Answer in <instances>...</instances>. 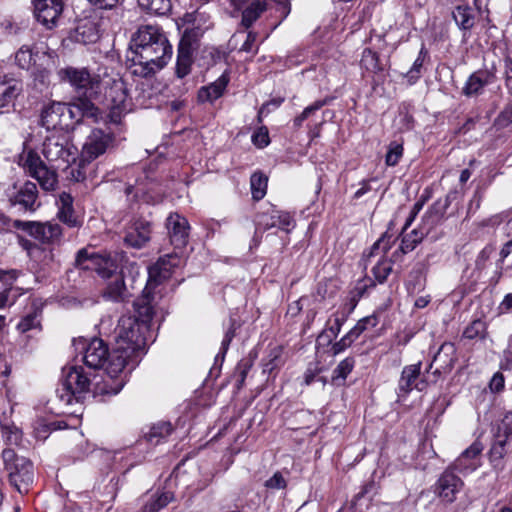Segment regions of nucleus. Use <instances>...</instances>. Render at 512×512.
I'll return each mask as SVG.
<instances>
[{
    "label": "nucleus",
    "instance_id": "f257e3e1",
    "mask_svg": "<svg viewBox=\"0 0 512 512\" xmlns=\"http://www.w3.org/2000/svg\"><path fill=\"white\" fill-rule=\"evenodd\" d=\"M133 73L147 77L167 65L172 57V46L163 30L154 25L138 28L131 39Z\"/></svg>",
    "mask_w": 512,
    "mask_h": 512
},
{
    "label": "nucleus",
    "instance_id": "f03ea898",
    "mask_svg": "<svg viewBox=\"0 0 512 512\" xmlns=\"http://www.w3.org/2000/svg\"><path fill=\"white\" fill-rule=\"evenodd\" d=\"M42 154L51 163L48 167L35 151H28L23 157V168L36 179L45 191H53L58 184L56 170L61 163L68 164L75 161L77 149L63 136L47 137L43 143Z\"/></svg>",
    "mask_w": 512,
    "mask_h": 512
},
{
    "label": "nucleus",
    "instance_id": "7ed1b4c3",
    "mask_svg": "<svg viewBox=\"0 0 512 512\" xmlns=\"http://www.w3.org/2000/svg\"><path fill=\"white\" fill-rule=\"evenodd\" d=\"M149 326L137 322L131 315H123L114 331L115 345L109 365V373L120 374L125 368L133 370L145 353Z\"/></svg>",
    "mask_w": 512,
    "mask_h": 512
},
{
    "label": "nucleus",
    "instance_id": "20e7f679",
    "mask_svg": "<svg viewBox=\"0 0 512 512\" xmlns=\"http://www.w3.org/2000/svg\"><path fill=\"white\" fill-rule=\"evenodd\" d=\"M83 361L87 368L101 369L106 363L110 365L112 352L109 353L107 344L100 338H92L87 344H83ZM109 380L104 381L103 386H97V393L116 395L124 386L122 379L113 381L118 374L109 373V366L106 368Z\"/></svg>",
    "mask_w": 512,
    "mask_h": 512
},
{
    "label": "nucleus",
    "instance_id": "39448f33",
    "mask_svg": "<svg viewBox=\"0 0 512 512\" xmlns=\"http://www.w3.org/2000/svg\"><path fill=\"white\" fill-rule=\"evenodd\" d=\"M91 378L81 366H71L63 369V379L56 389V399L68 406L75 400L82 401L84 394L89 391Z\"/></svg>",
    "mask_w": 512,
    "mask_h": 512
},
{
    "label": "nucleus",
    "instance_id": "423d86ee",
    "mask_svg": "<svg viewBox=\"0 0 512 512\" xmlns=\"http://www.w3.org/2000/svg\"><path fill=\"white\" fill-rule=\"evenodd\" d=\"M1 456L10 484L19 493L26 494L34 481L33 463L10 448L4 449Z\"/></svg>",
    "mask_w": 512,
    "mask_h": 512
},
{
    "label": "nucleus",
    "instance_id": "0eeeda50",
    "mask_svg": "<svg viewBox=\"0 0 512 512\" xmlns=\"http://www.w3.org/2000/svg\"><path fill=\"white\" fill-rule=\"evenodd\" d=\"M447 207V201L444 204L440 201L435 202L423 216L425 232L414 229L409 234L403 236L399 249L392 254V260H396L399 255L413 251L423 240L424 235L428 234L431 229L443 220Z\"/></svg>",
    "mask_w": 512,
    "mask_h": 512
},
{
    "label": "nucleus",
    "instance_id": "6e6552de",
    "mask_svg": "<svg viewBox=\"0 0 512 512\" xmlns=\"http://www.w3.org/2000/svg\"><path fill=\"white\" fill-rule=\"evenodd\" d=\"M204 29L199 26L186 28L177 49L175 75L183 79L190 74L194 63V53L198 49L199 40L203 36Z\"/></svg>",
    "mask_w": 512,
    "mask_h": 512
},
{
    "label": "nucleus",
    "instance_id": "1a4fd4ad",
    "mask_svg": "<svg viewBox=\"0 0 512 512\" xmlns=\"http://www.w3.org/2000/svg\"><path fill=\"white\" fill-rule=\"evenodd\" d=\"M58 75L74 88L79 98L91 101L99 93V76L92 75L86 68L66 67L60 69Z\"/></svg>",
    "mask_w": 512,
    "mask_h": 512
},
{
    "label": "nucleus",
    "instance_id": "9d476101",
    "mask_svg": "<svg viewBox=\"0 0 512 512\" xmlns=\"http://www.w3.org/2000/svg\"><path fill=\"white\" fill-rule=\"evenodd\" d=\"M116 130L112 127L94 128L82 147L83 161H92L114 147Z\"/></svg>",
    "mask_w": 512,
    "mask_h": 512
},
{
    "label": "nucleus",
    "instance_id": "9b49d317",
    "mask_svg": "<svg viewBox=\"0 0 512 512\" xmlns=\"http://www.w3.org/2000/svg\"><path fill=\"white\" fill-rule=\"evenodd\" d=\"M99 21L95 13L77 19L69 34L70 40L83 45L96 43L100 38Z\"/></svg>",
    "mask_w": 512,
    "mask_h": 512
},
{
    "label": "nucleus",
    "instance_id": "f8f14e48",
    "mask_svg": "<svg viewBox=\"0 0 512 512\" xmlns=\"http://www.w3.org/2000/svg\"><path fill=\"white\" fill-rule=\"evenodd\" d=\"M107 98L111 102L110 111L108 113L103 112L101 121L104 124L119 125L122 122L124 113L127 111V93L124 83L121 81L114 82L107 93Z\"/></svg>",
    "mask_w": 512,
    "mask_h": 512
},
{
    "label": "nucleus",
    "instance_id": "ddd939ff",
    "mask_svg": "<svg viewBox=\"0 0 512 512\" xmlns=\"http://www.w3.org/2000/svg\"><path fill=\"white\" fill-rule=\"evenodd\" d=\"M421 362L407 365L403 368L398 381V397H406L413 389L423 391L427 388L428 379L421 376Z\"/></svg>",
    "mask_w": 512,
    "mask_h": 512
},
{
    "label": "nucleus",
    "instance_id": "4468645a",
    "mask_svg": "<svg viewBox=\"0 0 512 512\" xmlns=\"http://www.w3.org/2000/svg\"><path fill=\"white\" fill-rule=\"evenodd\" d=\"M63 0H34V14L39 23L48 29L56 26L63 12Z\"/></svg>",
    "mask_w": 512,
    "mask_h": 512
},
{
    "label": "nucleus",
    "instance_id": "2eb2a0df",
    "mask_svg": "<svg viewBox=\"0 0 512 512\" xmlns=\"http://www.w3.org/2000/svg\"><path fill=\"white\" fill-rule=\"evenodd\" d=\"M496 80V68L493 65L491 68H482L473 72L466 80L462 94L466 97H474L483 93L484 88L493 84Z\"/></svg>",
    "mask_w": 512,
    "mask_h": 512
},
{
    "label": "nucleus",
    "instance_id": "dca6fc26",
    "mask_svg": "<svg viewBox=\"0 0 512 512\" xmlns=\"http://www.w3.org/2000/svg\"><path fill=\"white\" fill-rule=\"evenodd\" d=\"M23 229L45 244L59 243L62 238V228L57 223L24 222Z\"/></svg>",
    "mask_w": 512,
    "mask_h": 512
},
{
    "label": "nucleus",
    "instance_id": "f3484780",
    "mask_svg": "<svg viewBox=\"0 0 512 512\" xmlns=\"http://www.w3.org/2000/svg\"><path fill=\"white\" fill-rule=\"evenodd\" d=\"M463 485L462 479L454 473L452 468H448L437 480L435 492L444 502L452 503Z\"/></svg>",
    "mask_w": 512,
    "mask_h": 512
},
{
    "label": "nucleus",
    "instance_id": "a211bd4d",
    "mask_svg": "<svg viewBox=\"0 0 512 512\" xmlns=\"http://www.w3.org/2000/svg\"><path fill=\"white\" fill-rule=\"evenodd\" d=\"M82 117L102 122L103 112L88 99L79 98L76 103L66 104L65 121H68L70 126L73 122H79Z\"/></svg>",
    "mask_w": 512,
    "mask_h": 512
},
{
    "label": "nucleus",
    "instance_id": "6ab92c4d",
    "mask_svg": "<svg viewBox=\"0 0 512 512\" xmlns=\"http://www.w3.org/2000/svg\"><path fill=\"white\" fill-rule=\"evenodd\" d=\"M166 228L170 242L176 249H182L187 245L190 226L185 217L177 213L170 214L166 220Z\"/></svg>",
    "mask_w": 512,
    "mask_h": 512
},
{
    "label": "nucleus",
    "instance_id": "aec40b11",
    "mask_svg": "<svg viewBox=\"0 0 512 512\" xmlns=\"http://www.w3.org/2000/svg\"><path fill=\"white\" fill-rule=\"evenodd\" d=\"M124 252H104L93 257V268L102 278H110L122 266Z\"/></svg>",
    "mask_w": 512,
    "mask_h": 512
},
{
    "label": "nucleus",
    "instance_id": "412c9836",
    "mask_svg": "<svg viewBox=\"0 0 512 512\" xmlns=\"http://www.w3.org/2000/svg\"><path fill=\"white\" fill-rule=\"evenodd\" d=\"M66 104L53 102L43 108L41 112V125L47 130L67 129L70 123L65 121Z\"/></svg>",
    "mask_w": 512,
    "mask_h": 512
},
{
    "label": "nucleus",
    "instance_id": "4be33fe9",
    "mask_svg": "<svg viewBox=\"0 0 512 512\" xmlns=\"http://www.w3.org/2000/svg\"><path fill=\"white\" fill-rule=\"evenodd\" d=\"M58 219L69 228H79L83 224V218L77 214L73 207V198L70 194L62 192L57 200Z\"/></svg>",
    "mask_w": 512,
    "mask_h": 512
},
{
    "label": "nucleus",
    "instance_id": "5701e85b",
    "mask_svg": "<svg viewBox=\"0 0 512 512\" xmlns=\"http://www.w3.org/2000/svg\"><path fill=\"white\" fill-rule=\"evenodd\" d=\"M38 189L35 183L26 181L20 189L11 197L12 205L19 206L24 211H35L39 206L37 204Z\"/></svg>",
    "mask_w": 512,
    "mask_h": 512
},
{
    "label": "nucleus",
    "instance_id": "b1692460",
    "mask_svg": "<svg viewBox=\"0 0 512 512\" xmlns=\"http://www.w3.org/2000/svg\"><path fill=\"white\" fill-rule=\"evenodd\" d=\"M150 235V223L143 219H137L128 229L124 241L130 247L141 248L150 240Z\"/></svg>",
    "mask_w": 512,
    "mask_h": 512
},
{
    "label": "nucleus",
    "instance_id": "393cba45",
    "mask_svg": "<svg viewBox=\"0 0 512 512\" xmlns=\"http://www.w3.org/2000/svg\"><path fill=\"white\" fill-rule=\"evenodd\" d=\"M457 360L458 357L455 344L452 342H444L439 347L437 353L434 355L432 362L426 369V373L429 374V371L432 370L433 365H439L441 369L451 371Z\"/></svg>",
    "mask_w": 512,
    "mask_h": 512
},
{
    "label": "nucleus",
    "instance_id": "a878e982",
    "mask_svg": "<svg viewBox=\"0 0 512 512\" xmlns=\"http://www.w3.org/2000/svg\"><path fill=\"white\" fill-rule=\"evenodd\" d=\"M482 451V445L478 442L471 444L461 455L454 461L452 465L453 470L461 473H469L478 467L476 458Z\"/></svg>",
    "mask_w": 512,
    "mask_h": 512
},
{
    "label": "nucleus",
    "instance_id": "bb28decb",
    "mask_svg": "<svg viewBox=\"0 0 512 512\" xmlns=\"http://www.w3.org/2000/svg\"><path fill=\"white\" fill-rule=\"evenodd\" d=\"M452 18L457 27L463 32V36H466V34L474 28L476 23L474 10L466 3L455 6L452 10Z\"/></svg>",
    "mask_w": 512,
    "mask_h": 512
},
{
    "label": "nucleus",
    "instance_id": "cd10ccee",
    "mask_svg": "<svg viewBox=\"0 0 512 512\" xmlns=\"http://www.w3.org/2000/svg\"><path fill=\"white\" fill-rule=\"evenodd\" d=\"M22 92V83L6 76L0 78V108L8 107Z\"/></svg>",
    "mask_w": 512,
    "mask_h": 512
},
{
    "label": "nucleus",
    "instance_id": "c85d7f7f",
    "mask_svg": "<svg viewBox=\"0 0 512 512\" xmlns=\"http://www.w3.org/2000/svg\"><path fill=\"white\" fill-rule=\"evenodd\" d=\"M229 82V77L223 73L217 80L213 83L203 86L198 91V99L201 102H214L218 98H220Z\"/></svg>",
    "mask_w": 512,
    "mask_h": 512
},
{
    "label": "nucleus",
    "instance_id": "c756f323",
    "mask_svg": "<svg viewBox=\"0 0 512 512\" xmlns=\"http://www.w3.org/2000/svg\"><path fill=\"white\" fill-rule=\"evenodd\" d=\"M259 225H263L264 229L277 227L283 231L289 232L294 227V221L289 213L273 211L270 215H262Z\"/></svg>",
    "mask_w": 512,
    "mask_h": 512
},
{
    "label": "nucleus",
    "instance_id": "7c9ffc66",
    "mask_svg": "<svg viewBox=\"0 0 512 512\" xmlns=\"http://www.w3.org/2000/svg\"><path fill=\"white\" fill-rule=\"evenodd\" d=\"M173 431L174 427L169 421H158L153 423L148 431L144 433V438L150 444L157 445L166 440Z\"/></svg>",
    "mask_w": 512,
    "mask_h": 512
},
{
    "label": "nucleus",
    "instance_id": "2f4dec72",
    "mask_svg": "<svg viewBox=\"0 0 512 512\" xmlns=\"http://www.w3.org/2000/svg\"><path fill=\"white\" fill-rule=\"evenodd\" d=\"M147 290L148 286L144 289V295L142 298L134 302L135 314L131 316L135 317L137 322L148 325L150 327V322L152 320L154 311Z\"/></svg>",
    "mask_w": 512,
    "mask_h": 512
},
{
    "label": "nucleus",
    "instance_id": "473e14b6",
    "mask_svg": "<svg viewBox=\"0 0 512 512\" xmlns=\"http://www.w3.org/2000/svg\"><path fill=\"white\" fill-rule=\"evenodd\" d=\"M346 321V316L343 314L340 316L338 313L332 315V318L328 320V327L323 330L318 336L319 344H331L332 341L338 336L341 331V327Z\"/></svg>",
    "mask_w": 512,
    "mask_h": 512
},
{
    "label": "nucleus",
    "instance_id": "72a5a7b5",
    "mask_svg": "<svg viewBox=\"0 0 512 512\" xmlns=\"http://www.w3.org/2000/svg\"><path fill=\"white\" fill-rule=\"evenodd\" d=\"M511 441L503 437V434H496L494 442L490 449V461L494 467L502 466V460L508 452L507 447Z\"/></svg>",
    "mask_w": 512,
    "mask_h": 512
},
{
    "label": "nucleus",
    "instance_id": "f704fd0d",
    "mask_svg": "<svg viewBox=\"0 0 512 512\" xmlns=\"http://www.w3.org/2000/svg\"><path fill=\"white\" fill-rule=\"evenodd\" d=\"M174 500V493L171 491H157L139 512H159Z\"/></svg>",
    "mask_w": 512,
    "mask_h": 512
},
{
    "label": "nucleus",
    "instance_id": "c9c22d12",
    "mask_svg": "<svg viewBox=\"0 0 512 512\" xmlns=\"http://www.w3.org/2000/svg\"><path fill=\"white\" fill-rule=\"evenodd\" d=\"M269 0H253L242 13V25L249 28L268 8Z\"/></svg>",
    "mask_w": 512,
    "mask_h": 512
},
{
    "label": "nucleus",
    "instance_id": "e433bc0d",
    "mask_svg": "<svg viewBox=\"0 0 512 512\" xmlns=\"http://www.w3.org/2000/svg\"><path fill=\"white\" fill-rule=\"evenodd\" d=\"M16 329L19 333H27L31 330H41V311L38 308H33L32 311L28 312L23 316Z\"/></svg>",
    "mask_w": 512,
    "mask_h": 512
},
{
    "label": "nucleus",
    "instance_id": "4c0bfd02",
    "mask_svg": "<svg viewBox=\"0 0 512 512\" xmlns=\"http://www.w3.org/2000/svg\"><path fill=\"white\" fill-rule=\"evenodd\" d=\"M139 6L150 14L167 15L172 9L171 0H138Z\"/></svg>",
    "mask_w": 512,
    "mask_h": 512
},
{
    "label": "nucleus",
    "instance_id": "58836bf2",
    "mask_svg": "<svg viewBox=\"0 0 512 512\" xmlns=\"http://www.w3.org/2000/svg\"><path fill=\"white\" fill-rule=\"evenodd\" d=\"M355 365L353 357H347L342 360L332 372V383L339 386L344 384L347 376L352 372Z\"/></svg>",
    "mask_w": 512,
    "mask_h": 512
},
{
    "label": "nucleus",
    "instance_id": "ea45409f",
    "mask_svg": "<svg viewBox=\"0 0 512 512\" xmlns=\"http://www.w3.org/2000/svg\"><path fill=\"white\" fill-rule=\"evenodd\" d=\"M268 178L262 172H255L250 178L252 198L259 201L264 198L267 192Z\"/></svg>",
    "mask_w": 512,
    "mask_h": 512
},
{
    "label": "nucleus",
    "instance_id": "a19ab883",
    "mask_svg": "<svg viewBox=\"0 0 512 512\" xmlns=\"http://www.w3.org/2000/svg\"><path fill=\"white\" fill-rule=\"evenodd\" d=\"M488 336L487 324L481 319L472 321L463 331V338L484 340Z\"/></svg>",
    "mask_w": 512,
    "mask_h": 512
},
{
    "label": "nucleus",
    "instance_id": "79ce46f5",
    "mask_svg": "<svg viewBox=\"0 0 512 512\" xmlns=\"http://www.w3.org/2000/svg\"><path fill=\"white\" fill-rule=\"evenodd\" d=\"M126 294V287L122 276H116L115 279L110 282L106 288L104 296L113 300L118 301L124 298Z\"/></svg>",
    "mask_w": 512,
    "mask_h": 512
},
{
    "label": "nucleus",
    "instance_id": "37998d69",
    "mask_svg": "<svg viewBox=\"0 0 512 512\" xmlns=\"http://www.w3.org/2000/svg\"><path fill=\"white\" fill-rule=\"evenodd\" d=\"M170 273V267H167L164 259H160L149 271L150 280L148 285H152L153 282L160 283L161 281L169 278Z\"/></svg>",
    "mask_w": 512,
    "mask_h": 512
},
{
    "label": "nucleus",
    "instance_id": "c03bdc74",
    "mask_svg": "<svg viewBox=\"0 0 512 512\" xmlns=\"http://www.w3.org/2000/svg\"><path fill=\"white\" fill-rule=\"evenodd\" d=\"M361 65L368 71L378 72L382 70L379 62V56L370 48H365L362 53Z\"/></svg>",
    "mask_w": 512,
    "mask_h": 512
},
{
    "label": "nucleus",
    "instance_id": "a18cd8bd",
    "mask_svg": "<svg viewBox=\"0 0 512 512\" xmlns=\"http://www.w3.org/2000/svg\"><path fill=\"white\" fill-rule=\"evenodd\" d=\"M235 330H236L235 321L231 320L230 327L226 331L225 336L222 340L220 351L215 357V364L220 363V365H221L223 363L225 355L228 351L229 345L235 336Z\"/></svg>",
    "mask_w": 512,
    "mask_h": 512
},
{
    "label": "nucleus",
    "instance_id": "49530a36",
    "mask_svg": "<svg viewBox=\"0 0 512 512\" xmlns=\"http://www.w3.org/2000/svg\"><path fill=\"white\" fill-rule=\"evenodd\" d=\"M394 240H392V236L384 233L371 247L369 253L365 256L370 258L379 254H386L387 251L391 248Z\"/></svg>",
    "mask_w": 512,
    "mask_h": 512
},
{
    "label": "nucleus",
    "instance_id": "de8ad7c7",
    "mask_svg": "<svg viewBox=\"0 0 512 512\" xmlns=\"http://www.w3.org/2000/svg\"><path fill=\"white\" fill-rule=\"evenodd\" d=\"M392 272V263L386 259L378 261V263L372 268V274L375 280L383 284L390 273Z\"/></svg>",
    "mask_w": 512,
    "mask_h": 512
},
{
    "label": "nucleus",
    "instance_id": "09e8293b",
    "mask_svg": "<svg viewBox=\"0 0 512 512\" xmlns=\"http://www.w3.org/2000/svg\"><path fill=\"white\" fill-rule=\"evenodd\" d=\"M426 52L422 48L418 57L415 59L411 69L407 72L406 77L408 78L409 84H414L421 76V69L424 63V56Z\"/></svg>",
    "mask_w": 512,
    "mask_h": 512
},
{
    "label": "nucleus",
    "instance_id": "8fccbe9b",
    "mask_svg": "<svg viewBox=\"0 0 512 512\" xmlns=\"http://www.w3.org/2000/svg\"><path fill=\"white\" fill-rule=\"evenodd\" d=\"M67 425L65 422H49L45 423L44 421H38L35 427L36 436L38 438L45 439L47 437V433L51 431H56L62 428H65Z\"/></svg>",
    "mask_w": 512,
    "mask_h": 512
},
{
    "label": "nucleus",
    "instance_id": "3c124183",
    "mask_svg": "<svg viewBox=\"0 0 512 512\" xmlns=\"http://www.w3.org/2000/svg\"><path fill=\"white\" fill-rule=\"evenodd\" d=\"M16 64L22 69H28L33 63V53L29 46H22L15 55Z\"/></svg>",
    "mask_w": 512,
    "mask_h": 512
},
{
    "label": "nucleus",
    "instance_id": "603ef678",
    "mask_svg": "<svg viewBox=\"0 0 512 512\" xmlns=\"http://www.w3.org/2000/svg\"><path fill=\"white\" fill-rule=\"evenodd\" d=\"M2 436L9 444L17 445L22 438V432L15 425H2Z\"/></svg>",
    "mask_w": 512,
    "mask_h": 512
},
{
    "label": "nucleus",
    "instance_id": "864d4df0",
    "mask_svg": "<svg viewBox=\"0 0 512 512\" xmlns=\"http://www.w3.org/2000/svg\"><path fill=\"white\" fill-rule=\"evenodd\" d=\"M402 155H403V146L396 142H392L389 145V149H388L386 157H385V162L388 166H395L398 164Z\"/></svg>",
    "mask_w": 512,
    "mask_h": 512
},
{
    "label": "nucleus",
    "instance_id": "5fc2aeb1",
    "mask_svg": "<svg viewBox=\"0 0 512 512\" xmlns=\"http://www.w3.org/2000/svg\"><path fill=\"white\" fill-rule=\"evenodd\" d=\"M99 255V253H89L87 249H81L76 255V264L82 269L93 268V257Z\"/></svg>",
    "mask_w": 512,
    "mask_h": 512
},
{
    "label": "nucleus",
    "instance_id": "6e6d98bb",
    "mask_svg": "<svg viewBox=\"0 0 512 512\" xmlns=\"http://www.w3.org/2000/svg\"><path fill=\"white\" fill-rule=\"evenodd\" d=\"M252 143L258 148H264L270 143L269 132L267 127L258 128L251 137Z\"/></svg>",
    "mask_w": 512,
    "mask_h": 512
},
{
    "label": "nucleus",
    "instance_id": "4d7b16f0",
    "mask_svg": "<svg viewBox=\"0 0 512 512\" xmlns=\"http://www.w3.org/2000/svg\"><path fill=\"white\" fill-rule=\"evenodd\" d=\"M374 286H375V283L371 279L362 280L357 283V285L355 287L356 294L351 298V308H350L349 312H351L355 308L358 299L363 296L366 289L368 287H374Z\"/></svg>",
    "mask_w": 512,
    "mask_h": 512
},
{
    "label": "nucleus",
    "instance_id": "13d9d810",
    "mask_svg": "<svg viewBox=\"0 0 512 512\" xmlns=\"http://www.w3.org/2000/svg\"><path fill=\"white\" fill-rule=\"evenodd\" d=\"M265 487L268 489H284L286 487V480L281 472H276L265 481Z\"/></svg>",
    "mask_w": 512,
    "mask_h": 512
},
{
    "label": "nucleus",
    "instance_id": "bf43d9fd",
    "mask_svg": "<svg viewBox=\"0 0 512 512\" xmlns=\"http://www.w3.org/2000/svg\"><path fill=\"white\" fill-rule=\"evenodd\" d=\"M497 434H503V437L512 442V413L507 414L498 428Z\"/></svg>",
    "mask_w": 512,
    "mask_h": 512
},
{
    "label": "nucleus",
    "instance_id": "052dcab7",
    "mask_svg": "<svg viewBox=\"0 0 512 512\" xmlns=\"http://www.w3.org/2000/svg\"><path fill=\"white\" fill-rule=\"evenodd\" d=\"M496 123L500 127H507L512 124V103L508 104L499 114L496 119Z\"/></svg>",
    "mask_w": 512,
    "mask_h": 512
},
{
    "label": "nucleus",
    "instance_id": "680f3d73",
    "mask_svg": "<svg viewBox=\"0 0 512 512\" xmlns=\"http://www.w3.org/2000/svg\"><path fill=\"white\" fill-rule=\"evenodd\" d=\"M284 99L281 98V97H278V98H274L270 101H267L266 103H264L260 110H259V113H258V119L259 121H261V117L262 115L264 114H268L271 110H270V107L272 106L273 108H278L282 103H283Z\"/></svg>",
    "mask_w": 512,
    "mask_h": 512
},
{
    "label": "nucleus",
    "instance_id": "e2e57ef3",
    "mask_svg": "<svg viewBox=\"0 0 512 512\" xmlns=\"http://www.w3.org/2000/svg\"><path fill=\"white\" fill-rule=\"evenodd\" d=\"M351 344H352V342L348 339V337H346L344 335L339 341L335 342L332 345V347H331L332 354L335 356V355L342 353L348 347H350Z\"/></svg>",
    "mask_w": 512,
    "mask_h": 512
},
{
    "label": "nucleus",
    "instance_id": "0e129e2a",
    "mask_svg": "<svg viewBox=\"0 0 512 512\" xmlns=\"http://www.w3.org/2000/svg\"><path fill=\"white\" fill-rule=\"evenodd\" d=\"M15 278V271L0 269V282L2 283V288H4L5 290L7 286H10L12 284Z\"/></svg>",
    "mask_w": 512,
    "mask_h": 512
},
{
    "label": "nucleus",
    "instance_id": "69168bd1",
    "mask_svg": "<svg viewBox=\"0 0 512 512\" xmlns=\"http://www.w3.org/2000/svg\"><path fill=\"white\" fill-rule=\"evenodd\" d=\"M379 322V316L377 313H373L367 317H364L362 319H360L356 324H362L361 326L363 327V332L368 328V327H375Z\"/></svg>",
    "mask_w": 512,
    "mask_h": 512
},
{
    "label": "nucleus",
    "instance_id": "338daca9",
    "mask_svg": "<svg viewBox=\"0 0 512 512\" xmlns=\"http://www.w3.org/2000/svg\"><path fill=\"white\" fill-rule=\"evenodd\" d=\"M490 389L494 392H499L504 388V377L501 373H496L490 381Z\"/></svg>",
    "mask_w": 512,
    "mask_h": 512
},
{
    "label": "nucleus",
    "instance_id": "774afa93",
    "mask_svg": "<svg viewBox=\"0 0 512 512\" xmlns=\"http://www.w3.org/2000/svg\"><path fill=\"white\" fill-rule=\"evenodd\" d=\"M505 83L508 89H512V58H505Z\"/></svg>",
    "mask_w": 512,
    "mask_h": 512
}]
</instances>
